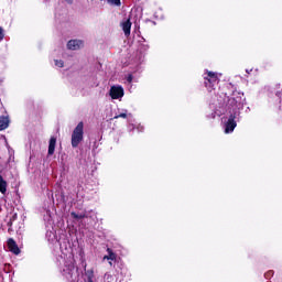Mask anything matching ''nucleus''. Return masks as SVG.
<instances>
[{
	"label": "nucleus",
	"instance_id": "nucleus-15",
	"mask_svg": "<svg viewBox=\"0 0 282 282\" xmlns=\"http://www.w3.org/2000/svg\"><path fill=\"white\" fill-rule=\"evenodd\" d=\"M110 6H122V2L120 0H107Z\"/></svg>",
	"mask_w": 282,
	"mask_h": 282
},
{
	"label": "nucleus",
	"instance_id": "nucleus-3",
	"mask_svg": "<svg viewBox=\"0 0 282 282\" xmlns=\"http://www.w3.org/2000/svg\"><path fill=\"white\" fill-rule=\"evenodd\" d=\"M85 135V123L80 121L75 129L73 130L72 133V139H70V144L73 149H77L78 144L83 142Z\"/></svg>",
	"mask_w": 282,
	"mask_h": 282
},
{
	"label": "nucleus",
	"instance_id": "nucleus-7",
	"mask_svg": "<svg viewBox=\"0 0 282 282\" xmlns=\"http://www.w3.org/2000/svg\"><path fill=\"white\" fill-rule=\"evenodd\" d=\"M8 248L13 254H21V249H19L17 241H14L12 238L8 240Z\"/></svg>",
	"mask_w": 282,
	"mask_h": 282
},
{
	"label": "nucleus",
	"instance_id": "nucleus-12",
	"mask_svg": "<svg viewBox=\"0 0 282 282\" xmlns=\"http://www.w3.org/2000/svg\"><path fill=\"white\" fill-rule=\"evenodd\" d=\"M118 118H131V113H129V111L124 109L122 110V112L113 117L115 120H118Z\"/></svg>",
	"mask_w": 282,
	"mask_h": 282
},
{
	"label": "nucleus",
	"instance_id": "nucleus-4",
	"mask_svg": "<svg viewBox=\"0 0 282 282\" xmlns=\"http://www.w3.org/2000/svg\"><path fill=\"white\" fill-rule=\"evenodd\" d=\"M204 80L208 91L215 90L217 85H219V76H217V73L207 72V74L204 75Z\"/></svg>",
	"mask_w": 282,
	"mask_h": 282
},
{
	"label": "nucleus",
	"instance_id": "nucleus-11",
	"mask_svg": "<svg viewBox=\"0 0 282 282\" xmlns=\"http://www.w3.org/2000/svg\"><path fill=\"white\" fill-rule=\"evenodd\" d=\"M8 191V182H6V180H3V176L0 175V193H2V195H6Z\"/></svg>",
	"mask_w": 282,
	"mask_h": 282
},
{
	"label": "nucleus",
	"instance_id": "nucleus-19",
	"mask_svg": "<svg viewBox=\"0 0 282 282\" xmlns=\"http://www.w3.org/2000/svg\"><path fill=\"white\" fill-rule=\"evenodd\" d=\"M147 50H149V45H142L140 47V52H147Z\"/></svg>",
	"mask_w": 282,
	"mask_h": 282
},
{
	"label": "nucleus",
	"instance_id": "nucleus-1",
	"mask_svg": "<svg viewBox=\"0 0 282 282\" xmlns=\"http://www.w3.org/2000/svg\"><path fill=\"white\" fill-rule=\"evenodd\" d=\"M243 102H246V97L243 93L234 91L230 96L221 94L218 98V107L223 110H216L215 113H212V118L215 116H221L224 111L229 113V117H224L223 122H225V133H232L237 128V118L241 109H243Z\"/></svg>",
	"mask_w": 282,
	"mask_h": 282
},
{
	"label": "nucleus",
	"instance_id": "nucleus-21",
	"mask_svg": "<svg viewBox=\"0 0 282 282\" xmlns=\"http://www.w3.org/2000/svg\"><path fill=\"white\" fill-rule=\"evenodd\" d=\"M127 80H128V83H133V75H129V76L127 77Z\"/></svg>",
	"mask_w": 282,
	"mask_h": 282
},
{
	"label": "nucleus",
	"instance_id": "nucleus-16",
	"mask_svg": "<svg viewBox=\"0 0 282 282\" xmlns=\"http://www.w3.org/2000/svg\"><path fill=\"white\" fill-rule=\"evenodd\" d=\"M55 65H56V67H63L64 63L62 59H55Z\"/></svg>",
	"mask_w": 282,
	"mask_h": 282
},
{
	"label": "nucleus",
	"instance_id": "nucleus-17",
	"mask_svg": "<svg viewBox=\"0 0 282 282\" xmlns=\"http://www.w3.org/2000/svg\"><path fill=\"white\" fill-rule=\"evenodd\" d=\"M265 279H270L271 276H274V271H268L264 273Z\"/></svg>",
	"mask_w": 282,
	"mask_h": 282
},
{
	"label": "nucleus",
	"instance_id": "nucleus-18",
	"mask_svg": "<svg viewBox=\"0 0 282 282\" xmlns=\"http://www.w3.org/2000/svg\"><path fill=\"white\" fill-rule=\"evenodd\" d=\"M104 279H105V281H111V279H112V276H111V274H109V273H106L105 274V276H104Z\"/></svg>",
	"mask_w": 282,
	"mask_h": 282
},
{
	"label": "nucleus",
	"instance_id": "nucleus-20",
	"mask_svg": "<svg viewBox=\"0 0 282 282\" xmlns=\"http://www.w3.org/2000/svg\"><path fill=\"white\" fill-rule=\"evenodd\" d=\"M4 34H3V28H0V41H3Z\"/></svg>",
	"mask_w": 282,
	"mask_h": 282
},
{
	"label": "nucleus",
	"instance_id": "nucleus-5",
	"mask_svg": "<svg viewBox=\"0 0 282 282\" xmlns=\"http://www.w3.org/2000/svg\"><path fill=\"white\" fill-rule=\"evenodd\" d=\"M109 96L112 98V100H119V98L124 96V88H122V86H111Z\"/></svg>",
	"mask_w": 282,
	"mask_h": 282
},
{
	"label": "nucleus",
	"instance_id": "nucleus-6",
	"mask_svg": "<svg viewBox=\"0 0 282 282\" xmlns=\"http://www.w3.org/2000/svg\"><path fill=\"white\" fill-rule=\"evenodd\" d=\"M84 46H85V42H83V40H70L67 43L68 50H73V51L80 50Z\"/></svg>",
	"mask_w": 282,
	"mask_h": 282
},
{
	"label": "nucleus",
	"instance_id": "nucleus-2",
	"mask_svg": "<svg viewBox=\"0 0 282 282\" xmlns=\"http://www.w3.org/2000/svg\"><path fill=\"white\" fill-rule=\"evenodd\" d=\"M62 263L64 264L62 269V274L69 282H83L80 279V273L78 268L74 265V256L72 253L61 256ZM84 282H94V271L88 270L85 272Z\"/></svg>",
	"mask_w": 282,
	"mask_h": 282
},
{
	"label": "nucleus",
	"instance_id": "nucleus-13",
	"mask_svg": "<svg viewBox=\"0 0 282 282\" xmlns=\"http://www.w3.org/2000/svg\"><path fill=\"white\" fill-rule=\"evenodd\" d=\"M70 217H73V219H85V217H87V214H76L75 212H72Z\"/></svg>",
	"mask_w": 282,
	"mask_h": 282
},
{
	"label": "nucleus",
	"instance_id": "nucleus-14",
	"mask_svg": "<svg viewBox=\"0 0 282 282\" xmlns=\"http://www.w3.org/2000/svg\"><path fill=\"white\" fill-rule=\"evenodd\" d=\"M109 254L105 256L104 259H107V261H115L116 253L111 252V249H108Z\"/></svg>",
	"mask_w": 282,
	"mask_h": 282
},
{
	"label": "nucleus",
	"instance_id": "nucleus-8",
	"mask_svg": "<svg viewBox=\"0 0 282 282\" xmlns=\"http://www.w3.org/2000/svg\"><path fill=\"white\" fill-rule=\"evenodd\" d=\"M121 28L124 33V36H131V20L130 19L122 21Z\"/></svg>",
	"mask_w": 282,
	"mask_h": 282
},
{
	"label": "nucleus",
	"instance_id": "nucleus-22",
	"mask_svg": "<svg viewBox=\"0 0 282 282\" xmlns=\"http://www.w3.org/2000/svg\"><path fill=\"white\" fill-rule=\"evenodd\" d=\"M109 264H110V265H113V263H112V262H109Z\"/></svg>",
	"mask_w": 282,
	"mask_h": 282
},
{
	"label": "nucleus",
	"instance_id": "nucleus-9",
	"mask_svg": "<svg viewBox=\"0 0 282 282\" xmlns=\"http://www.w3.org/2000/svg\"><path fill=\"white\" fill-rule=\"evenodd\" d=\"M55 150H56V137H51L48 142V155H54Z\"/></svg>",
	"mask_w": 282,
	"mask_h": 282
},
{
	"label": "nucleus",
	"instance_id": "nucleus-10",
	"mask_svg": "<svg viewBox=\"0 0 282 282\" xmlns=\"http://www.w3.org/2000/svg\"><path fill=\"white\" fill-rule=\"evenodd\" d=\"M9 122L10 121L8 120V117L1 116L0 117V131L8 129Z\"/></svg>",
	"mask_w": 282,
	"mask_h": 282
}]
</instances>
